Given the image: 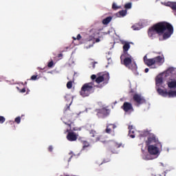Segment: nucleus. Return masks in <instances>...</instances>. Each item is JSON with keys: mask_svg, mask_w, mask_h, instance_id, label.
I'll use <instances>...</instances> for the list:
<instances>
[{"mask_svg": "<svg viewBox=\"0 0 176 176\" xmlns=\"http://www.w3.org/2000/svg\"><path fill=\"white\" fill-rule=\"evenodd\" d=\"M20 93H25V88H23L20 90Z\"/></svg>", "mask_w": 176, "mask_h": 176, "instance_id": "obj_35", "label": "nucleus"}, {"mask_svg": "<svg viewBox=\"0 0 176 176\" xmlns=\"http://www.w3.org/2000/svg\"><path fill=\"white\" fill-rule=\"evenodd\" d=\"M67 89H72V81H69L67 83Z\"/></svg>", "mask_w": 176, "mask_h": 176, "instance_id": "obj_26", "label": "nucleus"}, {"mask_svg": "<svg viewBox=\"0 0 176 176\" xmlns=\"http://www.w3.org/2000/svg\"><path fill=\"white\" fill-rule=\"evenodd\" d=\"M144 135H148V140L146 141L148 144H156V138H155V135L149 133V132H146Z\"/></svg>", "mask_w": 176, "mask_h": 176, "instance_id": "obj_13", "label": "nucleus"}, {"mask_svg": "<svg viewBox=\"0 0 176 176\" xmlns=\"http://www.w3.org/2000/svg\"><path fill=\"white\" fill-rule=\"evenodd\" d=\"M94 91V82H87L82 85L80 91V94L82 97H89V94Z\"/></svg>", "mask_w": 176, "mask_h": 176, "instance_id": "obj_6", "label": "nucleus"}, {"mask_svg": "<svg viewBox=\"0 0 176 176\" xmlns=\"http://www.w3.org/2000/svg\"><path fill=\"white\" fill-rule=\"evenodd\" d=\"M141 28H142V25H141L140 23H135L131 26V29L133 31H140V30H141Z\"/></svg>", "mask_w": 176, "mask_h": 176, "instance_id": "obj_18", "label": "nucleus"}, {"mask_svg": "<svg viewBox=\"0 0 176 176\" xmlns=\"http://www.w3.org/2000/svg\"><path fill=\"white\" fill-rule=\"evenodd\" d=\"M67 109H69V105L67 107Z\"/></svg>", "mask_w": 176, "mask_h": 176, "instance_id": "obj_41", "label": "nucleus"}, {"mask_svg": "<svg viewBox=\"0 0 176 176\" xmlns=\"http://www.w3.org/2000/svg\"><path fill=\"white\" fill-rule=\"evenodd\" d=\"M5 120H6V119L5 118V117L3 116H0V123H5Z\"/></svg>", "mask_w": 176, "mask_h": 176, "instance_id": "obj_29", "label": "nucleus"}, {"mask_svg": "<svg viewBox=\"0 0 176 176\" xmlns=\"http://www.w3.org/2000/svg\"><path fill=\"white\" fill-rule=\"evenodd\" d=\"M96 111L97 112V116L102 119H104V118H107V116H109L111 112L108 107H103L102 109H96Z\"/></svg>", "mask_w": 176, "mask_h": 176, "instance_id": "obj_9", "label": "nucleus"}, {"mask_svg": "<svg viewBox=\"0 0 176 176\" xmlns=\"http://www.w3.org/2000/svg\"><path fill=\"white\" fill-rule=\"evenodd\" d=\"M148 152L152 156H159L160 154V148L157 144H151L148 146Z\"/></svg>", "mask_w": 176, "mask_h": 176, "instance_id": "obj_8", "label": "nucleus"}, {"mask_svg": "<svg viewBox=\"0 0 176 176\" xmlns=\"http://www.w3.org/2000/svg\"><path fill=\"white\" fill-rule=\"evenodd\" d=\"M120 8H122L121 6H118V4H116V3H113L112 5V8L114 10H118V9H120Z\"/></svg>", "mask_w": 176, "mask_h": 176, "instance_id": "obj_23", "label": "nucleus"}, {"mask_svg": "<svg viewBox=\"0 0 176 176\" xmlns=\"http://www.w3.org/2000/svg\"><path fill=\"white\" fill-rule=\"evenodd\" d=\"M129 135L131 137V138H135V129H134V126L133 125L129 126Z\"/></svg>", "mask_w": 176, "mask_h": 176, "instance_id": "obj_15", "label": "nucleus"}, {"mask_svg": "<svg viewBox=\"0 0 176 176\" xmlns=\"http://www.w3.org/2000/svg\"><path fill=\"white\" fill-rule=\"evenodd\" d=\"M49 152H53V146H50L48 147Z\"/></svg>", "mask_w": 176, "mask_h": 176, "instance_id": "obj_34", "label": "nucleus"}, {"mask_svg": "<svg viewBox=\"0 0 176 176\" xmlns=\"http://www.w3.org/2000/svg\"><path fill=\"white\" fill-rule=\"evenodd\" d=\"M105 133H107L108 134H109V133H111V129H109V124L107 125V129H105Z\"/></svg>", "mask_w": 176, "mask_h": 176, "instance_id": "obj_30", "label": "nucleus"}, {"mask_svg": "<svg viewBox=\"0 0 176 176\" xmlns=\"http://www.w3.org/2000/svg\"><path fill=\"white\" fill-rule=\"evenodd\" d=\"M53 65H54V63L53 62V60H52L48 63L47 67H49V68H52Z\"/></svg>", "mask_w": 176, "mask_h": 176, "instance_id": "obj_31", "label": "nucleus"}, {"mask_svg": "<svg viewBox=\"0 0 176 176\" xmlns=\"http://www.w3.org/2000/svg\"><path fill=\"white\" fill-rule=\"evenodd\" d=\"M96 43L100 42V38H96Z\"/></svg>", "mask_w": 176, "mask_h": 176, "instance_id": "obj_38", "label": "nucleus"}, {"mask_svg": "<svg viewBox=\"0 0 176 176\" xmlns=\"http://www.w3.org/2000/svg\"><path fill=\"white\" fill-rule=\"evenodd\" d=\"M162 5H165V6H169L170 8H172L173 10H174L175 16H176V2H165L162 3Z\"/></svg>", "mask_w": 176, "mask_h": 176, "instance_id": "obj_14", "label": "nucleus"}, {"mask_svg": "<svg viewBox=\"0 0 176 176\" xmlns=\"http://www.w3.org/2000/svg\"><path fill=\"white\" fill-rule=\"evenodd\" d=\"M144 71H145L146 74H148V72H149V69L146 68Z\"/></svg>", "mask_w": 176, "mask_h": 176, "instance_id": "obj_36", "label": "nucleus"}, {"mask_svg": "<svg viewBox=\"0 0 176 176\" xmlns=\"http://www.w3.org/2000/svg\"><path fill=\"white\" fill-rule=\"evenodd\" d=\"M127 14V10H123L118 13V17H124Z\"/></svg>", "mask_w": 176, "mask_h": 176, "instance_id": "obj_20", "label": "nucleus"}, {"mask_svg": "<svg viewBox=\"0 0 176 176\" xmlns=\"http://www.w3.org/2000/svg\"><path fill=\"white\" fill-rule=\"evenodd\" d=\"M74 115H75V114L73 113V114L71 116V118H72V117L74 116Z\"/></svg>", "mask_w": 176, "mask_h": 176, "instance_id": "obj_40", "label": "nucleus"}, {"mask_svg": "<svg viewBox=\"0 0 176 176\" xmlns=\"http://www.w3.org/2000/svg\"><path fill=\"white\" fill-rule=\"evenodd\" d=\"M105 78H107L108 80H109V77H108L107 76V74H103L102 76H99L98 77H97L96 75L93 74L91 76V80L94 82V80L96 83L100 84L102 82H104V80H105Z\"/></svg>", "mask_w": 176, "mask_h": 176, "instance_id": "obj_11", "label": "nucleus"}, {"mask_svg": "<svg viewBox=\"0 0 176 176\" xmlns=\"http://www.w3.org/2000/svg\"><path fill=\"white\" fill-rule=\"evenodd\" d=\"M176 69H175V74H171L167 78V85L169 89H176Z\"/></svg>", "mask_w": 176, "mask_h": 176, "instance_id": "obj_7", "label": "nucleus"}, {"mask_svg": "<svg viewBox=\"0 0 176 176\" xmlns=\"http://www.w3.org/2000/svg\"><path fill=\"white\" fill-rule=\"evenodd\" d=\"M144 61L146 65L148 67H151L153 69H156V68H159L160 65H163L164 63V56H159L155 57L153 58H146V56L144 57Z\"/></svg>", "mask_w": 176, "mask_h": 176, "instance_id": "obj_4", "label": "nucleus"}, {"mask_svg": "<svg viewBox=\"0 0 176 176\" xmlns=\"http://www.w3.org/2000/svg\"><path fill=\"white\" fill-rule=\"evenodd\" d=\"M88 146H90V144H89V142L87 141H84L82 142V148L85 149V148H88Z\"/></svg>", "mask_w": 176, "mask_h": 176, "instance_id": "obj_24", "label": "nucleus"}, {"mask_svg": "<svg viewBox=\"0 0 176 176\" xmlns=\"http://www.w3.org/2000/svg\"><path fill=\"white\" fill-rule=\"evenodd\" d=\"M58 58L63 57V54H59L58 55Z\"/></svg>", "mask_w": 176, "mask_h": 176, "instance_id": "obj_37", "label": "nucleus"}, {"mask_svg": "<svg viewBox=\"0 0 176 176\" xmlns=\"http://www.w3.org/2000/svg\"><path fill=\"white\" fill-rule=\"evenodd\" d=\"M113 130H115L118 128V124H111Z\"/></svg>", "mask_w": 176, "mask_h": 176, "instance_id": "obj_33", "label": "nucleus"}, {"mask_svg": "<svg viewBox=\"0 0 176 176\" xmlns=\"http://www.w3.org/2000/svg\"><path fill=\"white\" fill-rule=\"evenodd\" d=\"M125 9H131V3H128L124 5Z\"/></svg>", "mask_w": 176, "mask_h": 176, "instance_id": "obj_27", "label": "nucleus"}, {"mask_svg": "<svg viewBox=\"0 0 176 176\" xmlns=\"http://www.w3.org/2000/svg\"><path fill=\"white\" fill-rule=\"evenodd\" d=\"M121 63L125 65L131 71H137V64L134 62L133 56L129 53L122 54L120 56Z\"/></svg>", "mask_w": 176, "mask_h": 176, "instance_id": "obj_5", "label": "nucleus"}, {"mask_svg": "<svg viewBox=\"0 0 176 176\" xmlns=\"http://www.w3.org/2000/svg\"><path fill=\"white\" fill-rule=\"evenodd\" d=\"M20 122H21V118H20V117H16V118L14 119V122H15V123H17V124H20Z\"/></svg>", "mask_w": 176, "mask_h": 176, "instance_id": "obj_25", "label": "nucleus"}, {"mask_svg": "<svg viewBox=\"0 0 176 176\" xmlns=\"http://www.w3.org/2000/svg\"><path fill=\"white\" fill-rule=\"evenodd\" d=\"M73 39L74 41H76V39L77 41H80V39H82V36H80V34H78L77 37L76 38L73 37Z\"/></svg>", "mask_w": 176, "mask_h": 176, "instance_id": "obj_28", "label": "nucleus"}, {"mask_svg": "<svg viewBox=\"0 0 176 176\" xmlns=\"http://www.w3.org/2000/svg\"><path fill=\"white\" fill-rule=\"evenodd\" d=\"M173 32V25L166 22H160L148 30V36L155 38V35L158 34L163 39H168Z\"/></svg>", "mask_w": 176, "mask_h": 176, "instance_id": "obj_2", "label": "nucleus"}, {"mask_svg": "<svg viewBox=\"0 0 176 176\" xmlns=\"http://www.w3.org/2000/svg\"><path fill=\"white\" fill-rule=\"evenodd\" d=\"M38 76L33 75L31 77V80H36Z\"/></svg>", "mask_w": 176, "mask_h": 176, "instance_id": "obj_32", "label": "nucleus"}, {"mask_svg": "<svg viewBox=\"0 0 176 176\" xmlns=\"http://www.w3.org/2000/svg\"><path fill=\"white\" fill-rule=\"evenodd\" d=\"M74 120L75 118H73L72 120H69L68 122H65V124H67L69 127V129H67L66 131L67 133L66 138L70 142L76 141V140H78V135H76L75 133L71 131H80L82 130V129L77 126L72 127V126H75L74 124Z\"/></svg>", "mask_w": 176, "mask_h": 176, "instance_id": "obj_3", "label": "nucleus"}, {"mask_svg": "<svg viewBox=\"0 0 176 176\" xmlns=\"http://www.w3.org/2000/svg\"><path fill=\"white\" fill-rule=\"evenodd\" d=\"M174 75L175 74V69L170 67L164 72L163 73L159 74L155 78V85L156 90L162 97H166L168 98H174L176 97V90L170 89L169 91L162 89L161 87H164V80L168 78L170 75Z\"/></svg>", "mask_w": 176, "mask_h": 176, "instance_id": "obj_1", "label": "nucleus"}, {"mask_svg": "<svg viewBox=\"0 0 176 176\" xmlns=\"http://www.w3.org/2000/svg\"><path fill=\"white\" fill-rule=\"evenodd\" d=\"M112 146H113V149H116L120 147L123 148L124 146V144L122 143H119L118 142L112 141Z\"/></svg>", "mask_w": 176, "mask_h": 176, "instance_id": "obj_17", "label": "nucleus"}, {"mask_svg": "<svg viewBox=\"0 0 176 176\" xmlns=\"http://www.w3.org/2000/svg\"><path fill=\"white\" fill-rule=\"evenodd\" d=\"M71 159H72V156H71L69 160H68V162H71Z\"/></svg>", "mask_w": 176, "mask_h": 176, "instance_id": "obj_39", "label": "nucleus"}, {"mask_svg": "<svg viewBox=\"0 0 176 176\" xmlns=\"http://www.w3.org/2000/svg\"><path fill=\"white\" fill-rule=\"evenodd\" d=\"M123 109L125 112H129V111H133V107L131 104L129 102L124 103Z\"/></svg>", "mask_w": 176, "mask_h": 176, "instance_id": "obj_16", "label": "nucleus"}, {"mask_svg": "<svg viewBox=\"0 0 176 176\" xmlns=\"http://www.w3.org/2000/svg\"><path fill=\"white\" fill-rule=\"evenodd\" d=\"M143 159L144 160H152L153 159V157H152V156H151V155H143Z\"/></svg>", "mask_w": 176, "mask_h": 176, "instance_id": "obj_22", "label": "nucleus"}, {"mask_svg": "<svg viewBox=\"0 0 176 176\" xmlns=\"http://www.w3.org/2000/svg\"><path fill=\"white\" fill-rule=\"evenodd\" d=\"M123 43V54H124L125 53H128L127 52L129 51V49H130V44H129V43L126 42H122Z\"/></svg>", "mask_w": 176, "mask_h": 176, "instance_id": "obj_19", "label": "nucleus"}, {"mask_svg": "<svg viewBox=\"0 0 176 176\" xmlns=\"http://www.w3.org/2000/svg\"><path fill=\"white\" fill-rule=\"evenodd\" d=\"M133 100L136 102L138 105H140V104H144V102H145V99L144 98V97L138 94H135L133 96Z\"/></svg>", "mask_w": 176, "mask_h": 176, "instance_id": "obj_12", "label": "nucleus"}, {"mask_svg": "<svg viewBox=\"0 0 176 176\" xmlns=\"http://www.w3.org/2000/svg\"><path fill=\"white\" fill-rule=\"evenodd\" d=\"M109 23H111V16H108L102 20V24H104V25L109 24Z\"/></svg>", "mask_w": 176, "mask_h": 176, "instance_id": "obj_21", "label": "nucleus"}, {"mask_svg": "<svg viewBox=\"0 0 176 176\" xmlns=\"http://www.w3.org/2000/svg\"><path fill=\"white\" fill-rule=\"evenodd\" d=\"M101 137L96 130L91 129L89 131V140L92 142H98V141H100Z\"/></svg>", "mask_w": 176, "mask_h": 176, "instance_id": "obj_10", "label": "nucleus"}]
</instances>
